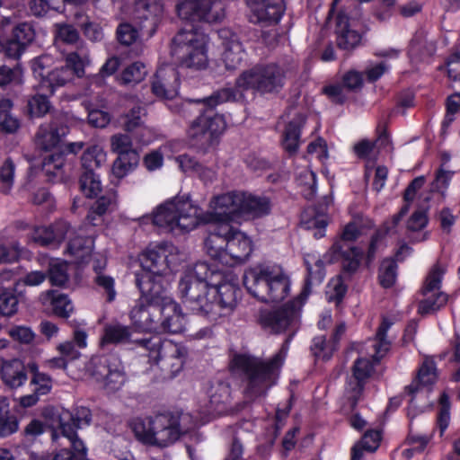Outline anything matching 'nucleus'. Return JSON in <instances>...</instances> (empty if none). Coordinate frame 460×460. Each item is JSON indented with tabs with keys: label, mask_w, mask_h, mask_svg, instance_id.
<instances>
[{
	"label": "nucleus",
	"mask_w": 460,
	"mask_h": 460,
	"mask_svg": "<svg viewBox=\"0 0 460 460\" xmlns=\"http://www.w3.org/2000/svg\"><path fill=\"white\" fill-rule=\"evenodd\" d=\"M84 146V142H71L65 145L64 149L60 152H56L46 155L43 159V171L49 177L58 176L64 165V155L77 154Z\"/></svg>",
	"instance_id": "30"
},
{
	"label": "nucleus",
	"mask_w": 460,
	"mask_h": 460,
	"mask_svg": "<svg viewBox=\"0 0 460 460\" xmlns=\"http://www.w3.org/2000/svg\"><path fill=\"white\" fill-rule=\"evenodd\" d=\"M118 360L119 358L113 354L94 356L87 366V371L96 382L101 383L104 377H107L112 367L118 366Z\"/></svg>",
	"instance_id": "33"
},
{
	"label": "nucleus",
	"mask_w": 460,
	"mask_h": 460,
	"mask_svg": "<svg viewBox=\"0 0 460 460\" xmlns=\"http://www.w3.org/2000/svg\"><path fill=\"white\" fill-rule=\"evenodd\" d=\"M337 349L335 344L326 341L325 336L314 337L311 345V351L316 359L329 360Z\"/></svg>",
	"instance_id": "49"
},
{
	"label": "nucleus",
	"mask_w": 460,
	"mask_h": 460,
	"mask_svg": "<svg viewBox=\"0 0 460 460\" xmlns=\"http://www.w3.org/2000/svg\"><path fill=\"white\" fill-rule=\"evenodd\" d=\"M163 316L161 306L139 298L130 311V318L136 327L146 332H156Z\"/></svg>",
	"instance_id": "20"
},
{
	"label": "nucleus",
	"mask_w": 460,
	"mask_h": 460,
	"mask_svg": "<svg viewBox=\"0 0 460 460\" xmlns=\"http://www.w3.org/2000/svg\"><path fill=\"white\" fill-rule=\"evenodd\" d=\"M59 418H64L65 422H68L73 425L74 430L80 429L84 425H89L92 420V412L90 409L86 407H78L75 410V414H71L66 411L63 415H57V423L59 428Z\"/></svg>",
	"instance_id": "47"
},
{
	"label": "nucleus",
	"mask_w": 460,
	"mask_h": 460,
	"mask_svg": "<svg viewBox=\"0 0 460 460\" xmlns=\"http://www.w3.org/2000/svg\"><path fill=\"white\" fill-rule=\"evenodd\" d=\"M13 102L9 99H0V130L8 134L14 133L20 128V121L11 114Z\"/></svg>",
	"instance_id": "44"
},
{
	"label": "nucleus",
	"mask_w": 460,
	"mask_h": 460,
	"mask_svg": "<svg viewBox=\"0 0 460 460\" xmlns=\"http://www.w3.org/2000/svg\"><path fill=\"white\" fill-rule=\"evenodd\" d=\"M161 309H163V316L156 332L168 333L181 332L184 329L185 322L180 305L172 301L161 306Z\"/></svg>",
	"instance_id": "28"
},
{
	"label": "nucleus",
	"mask_w": 460,
	"mask_h": 460,
	"mask_svg": "<svg viewBox=\"0 0 460 460\" xmlns=\"http://www.w3.org/2000/svg\"><path fill=\"white\" fill-rule=\"evenodd\" d=\"M219 37L223 40V61L227 70L238 68L243 62L245 52L236 34L224 29L219 31Z\"/></svg>",
	"instance_id": "25"
},
{
	"label": "nucleus",
	"mask_w": 460,
	"mask_h": 460,
	"mask_svg": "<svg viewBox=\"0 0 460 460\" xmlns=\"http://www.w3.org/2000/svg\"><path fill=\"white\" fill-rule=\"evenodd\" d=\"M337 46L345 50H352L359 45L361 35L351 29L349 17L339 13L336 17Z\"/></svg>",
	"instance_id": "29"
},
{
	"label": "nucleus",
	"mask_w": 460,
	"mask_h": 460,
	"mask_svg": "<svg viewBox=\"0 0 460 460\" xmlns=\"http://www.w3.org/2000/svg\"><path fill=\"white\" fill-rule=\"evenodd\" d=\"M297 185L303 188V196L310 199H312L316 190V176L315 173L310 170H303L296 177Z\"/></svg>",
	"instance_id": "55"
},
{
	"label": "nucleus",
	"mask_w": 460,
	"mask_h": 460,
	"mask_svg": "<svg viewBox=\"0 0 460 460\" xmlns=\"http://www.w3.org/2000/svg\"><path fill=\"white\" fill-rule=\"evenodd\" d=\"M172 200L177 211L178 228L184 231L196 228L200 220L201 209L192 203L189 196H177Z\"/></svg>",
	"instance_id": "26"
},
{
	"label": "nucleus",
	"mask_w": 460,
	"mask_h": 460,
	"mask_svg": "<svg viewBox=\"0 0 460 460\" xmlns=\"http://www.w3.org/2000/svg\"><path fill=\"white\" fill-rule=\"evenodd\" d=\"M270 208L271 204L269 198L244 193V200L242 205V217L243 216L261 217L268 215Z\"/></svg>",
	"instance_id": "35"
},
{
	"label": "nucleus",
	"mask_w": 460,
	"mask_h": 460,
	"mask_svg": "<svg viewBox=\"0 0 460 460\" xmlns=\"http://www.w3.org/2000/svg\"><path fill=\"white\" fill-rule=\"evenodd\" d=\"M93 241L89 237L76 235L70 239L67 244V251L71 255L84 257L91 252Z\"/></svg>",
	"instance_id": "58"
},
{
	"label": "nucleus",
	"mask_w": 460,
	"mask_h": 460,
	"mask_svg": "<svg viewBox=\"0 0 460 460\" xmlns=\"http://www.w3.org/2000/svg\"><path fill=\"white\" fill-rule=\"evenodd\" d=\"M14 170L15 165L11 158H7L0 167L1 191L4 194L9 193L13 187Z\"/></svg>",
	"instance_id": "63"
},
{
	"label": "nucleus",
	"mask_w": 460,
	"mask_h": 460,
	"mask_svg": "<svg viewBox=\"0 0 460 460\" xmlns=\"http://www.w3.org/2000/svg\"><path fill=\"white\" fill-rule=\"evenodd\" d=\"M147 74L146 66L142 62H134L128 66L120 75L122 84H136L143 81Z\"/></svg>",
	"instance_id": "50"
},
{
	"label": "nucleus",
	"mask_w": 460,
	"mask_h": 460,
	"mask_svg": "<svg viewBox=\"0 0 460 460\" xmlns=\"http://www.w3.org/2000/svg\"><path fill=\"white\" fill-rule=\"evenodd\" d=\"M436 380V367L435 363L426 358L420 367L416 378L411 385L405 387V392L410 395L416 394L420 386L429 385Z\"/></svg>",
	"instance_id": "37"
},
{
	"label": "nucleus",
	"mask_w": 460,
	"mask_h": 460,
	"mask_svg": "<svg viewBox=\"0 0 460 460\" xmlns=\"http://www.w3.org/2000/svg\"><path fill=\"white\" fill-rule=\"evenodd\" d=\"M207 253L219 263L234 267L245 262L252 252V240L228 223L213 226L205 240Z\"/></svg>",
	"instance_id": "4"
},
{
	"label": "nucleus",
	"mask_w": 460,
	"mask_h": 460,
	"mask_svg": "<svg viewBox=\"0 0 460 460\" xmlns=\"http://www.w3.org/2000/svg\"><path fill=\"white\" fill-rule=\"evenodd\" d=\"M243 284L254 297L270 303L279 302L288 295L290 281L279 268L256 266L245 271Z\"/></svg>",
	"instance_id": "6"
},
{
	"label": "nucleus",
	"mask_w": 460,
	"mask_h": 460,
	"mask_svg": "<svg viewBox=\"0 0 460 460\" xmlns=\"http://www.w3.org/2000/svg\"><path fill=\"white\" fill-rule=\"evenodd\" d=\"M1 379L10 388L20 387L27 380L23 363L16 358L8 360Z\"/></svg>",
	"instance_id": "38"
},
{
	"label": "nucleus",
	"mask_w": 460,
	"mask_h": 460,
	"mask_svg": "<svg viewBox=\"0 0 460 460\" xmlns=\"http://www.w3.org/2000/svg\"><path fill=\"white\" fill-rule=\"evenodd\" d=\"M130 328L119 323L106 324L101 344H119L129 341Z\"/></svg>",
	"instance_id": "40"
},
{
	"label": "nucleus",
	"mask_w": 460,
	"mask_h": 460,
	"mask_svg": "<svg viewBox=\"0 0 460 460\" xmlns=\"http://www.w3.org/2000/svg\"><path fill=\"white\" fill-rule=\"evenodd\" d=\"M134 342L148 351L147 357L159 366L166 377L172 378L181 371L188 356L187 349L158 336L144 338Z\"/></svg>",
	"instance_id": "8"
},
{
	"label": "nucleus",
	"mask_w": 460,
	"mask_h": 460,
	"mask_svg": "<svg viewBox=\"0 0 460 460\" xmlns=\"http://www.w3.org/2000/svg\"><path fill=\"white\" fill-rule=\"evenodd\" d=\"M220 271L210 269L207 262H198L191 271L186 273L179 283V291L184 305L198 315H216L211 304V286L216 279H222Z\"/></svg>",
	"instance_id": "5"
},
{
	"label": "nucleus",
	"mask_w": 460,
	"mask_h": 460,
	"mask_svg": "<svg viewBox=\"0 0 460 460\" xmlns=\"http://www.w3.org/2000/svg\"><path fill=\"white\" fill-rule=\"evenodd\" d=\"M250 22L262 27L277 25L285 13L283 0H248Z\"/></svg>",
	"instance_id": "15"
},
{
	"label": "nucleus",
	"mask_w": 460,
	"mask_h": 460,
	"mask_svg": "<svg viewBox=\"0 0 460 460\" xmlns=\"http://www.w3.org/2000/svg\"><path fill=\"white\" fill-rule=\"evenodd\" d=\"M298 310L297 302L290 301L277 309L261 312L259 322L270 332L280 333L295 323Z\"/></svg>",
	"instance_id": "14"
},
{
	"label": "nucleus",
	"mask_w": 460,
	"mask_h": 460,
	"mask_svg": "<svg viewBox=\"0 0 460 460\" xmlns=\"http://www.w3.org/2000/svg\"><path fill=\"white\" fill-rule=\"evenodd\" d=\"M22 69L19 65L13 68L5 65L0 66V86L9 84H22Z\"/></svg>",
	"instance_id": "60"
},
{
	"label": "nucleus",
	"mask_w": 460,
	"mask_h": 460,
	"mask_svg": "<svg viewBox=\"0 0 460 460\" xmlns=\"http://www.w3.org/2000/svg\"><path fill=\"white\" fill-rule=\"evenodd\" d=\"M164 13V5L160 0H137L134 6V19L139 30L148 37L156 31Z\"/></svg>",
	"instance_id": "18"
},
{
	"label": "nucleus",
	"mask_w": 460,
	"mask_h": 460,
	"mask_svg": "<svg viewBox=\"0 0 460 460\" xmlns=\"http://www.w3.org/2000/svg\"><path fill=\"white\" fill-rule=\"evenodd\" d=\"M296 70V65L294 63L257 64L238 75L234 88H222L207 98L196 100L195 102L202 104L204 110L200 111V115L189 128L191 144L199 148H207L225 130L224 117L214 111L217 105L240 101L245 91L261 94L277 93L284 87L287 77L295 74Z\"/></svg>",
	"instance_id": "1"
},
{
	"label": "nucleus",
	"mask_w": 460,
	"mask_h": 460,
	"mask_svg": "<svg viewBox=\"0 0 460 460\" xmlns=\"http://www.w3.org/2000/svg\"><path fill=\"white\" fill-rule=\"evenodd\" d=\"M286 355L287 348L283 345L278 353L267 360L249 354L233 356L230 367L241 378L246 400L253 402L265 396L276 385Z\"/></svg>",
	"instance_id": "3"
},
{
	"label": "nucleus",
	"mask_w": 460,
	"mask_h": 460,
	"mask_svg": "<svg viewBox=\"0 0 460 460\" xmlns=\"http://www.w3.org/2000/svg\"><path fill=\"white\" fill-rule=\"evenodd\" d=\"M435 52V46L421 35L415 36L410 42L408 53L411 58L421 60Z\"/></svg>",
	"instance_id": "45"
},
{
	"label": "nucleus",
	"mask_w": 460,
	"mask_h": 460,
	"mask_svg": "<svg viewBox=\"0 0 460 460\" xmlns=\"http://www.w3.org/2000/svg\"><path fill=\"white\" fill-rule=\"evenodd\" d=\"M62 436L66 437L69 443L72 455L75 456L76 460H84L86 456L87 449L84 442L77 438L73 425L64 421V418H59V429Z\"/></svg>",
	"instance_id": "39"
},
{
	"label": "nucleus",
	"mask_w": 460,
	"mask_h": 460,
	"mask_svg": "<svg viewBox=\"0 0 460 460\" xmlns=\"http://www.w3.org/2000/svg\"><path fill=\"white\" fill-rule=\"evenodd\" d=\"M230 396V386L222 381L211 384L208 390V403L207 412L209 414H221L225 411L226 404Z\"/></svg>",
	"instance_id": "31"
},
{
	"label": "nucleus",
	"mask_w": 460,
	"mask_h": 460,
	"mask_svg": "<svg viewBox=\"0 0 460 460\" xmlns=\"http://www.w3.org/2000/svg\"><path fill=\"white\" fill-rule=\"evenodd\" d=\"M362 85V74L356 70H349L343 75L341 84L325 86L323 88V93L334 103L342 104L347 99V96L344 93L345 89L350 92H356L360 90Z\"/></svg>",
	"instance_id": "27"
},
{
	"label": "nucleus",
	"mask_w": 460,
	"mask_h": 460,
	"mask_svg": "<svg viewBox=\"0 0 460 460\" xmlns=\"http://www.w3.org/2000/svg\"><path fill=\"white\" fill-rule=\"evenodd\" d=\"M36 93L27 100L26 112L31 118H41L50 112L52 105L49 100V93Z\"/></svg>",
	"instance_id": "42"
},
{
	"label": "nucleus",
	"mask_w": 460,
	"mask_h": 460,
	"mask_svg": "<svg viewBox=\"0 0 460 460\" xmlns=\"http://www.w3.org/2000/svg\"><path fill=\"white\" fill-rule=\"evenodd\" d=\"M396 270L397 265L394 260L386 259L383 261L378 275L379 282L382 287L387 288L394 284L397 276Z\"/></svg>",
	"instance_id": "54"
},
{
	"label": "nucleus",
	"mask_w": 460,
	"mask_h": 460,
	"mask_svg": "<svg viewBox=\"0 0 460 460\" xmlns=\"http://www.w3.org/2000/svg\"><path fill=\"white\" fill-rule=\"evenodd\" d=\"M69 132L66 124V117L56 114L49 123L41 124L35 134V145L43 151L54 149Z\"/></svg>",
	"instance_id": "16"
},
{
	"label": "nucleus",
	"mask_w": 460,
	"mask_h": 460,
	"mask_svg": "<svg viewBox=\"0 0 460 460\" xmlns=\"http://www.w3.org/2000/svg\"><path fill=\"white\" fill-rule=\"evenodd\" d=\"M180 86L178 71L170 66L157 69L152 82V93L161 99L172 100L177 93Z\"/></svg>",
	"instance_id": "22"
},
{
	"label": "nucleus",
	"mask_w": 460,
	"mask_h": 460,
	"mask_svg": "<svg viewBox=\"0 0 460 460\" xmlns=\"http://www.w3.org/2000/svg\"><path fill=\"white\" fill-rule=\"evenodd\" d=\"M446 269L439 263L432 266L428 273L421 294L425 298L419 303L418 311L421 314L435 313L447 302V295L439 291Z\"/></svg>",
	"instance_id": "10"
},
{
	"label": "nucleus",
	"mask_w": 460,
	"mask_h": 460,
	"mask_svg": "<svg viewBox=\"0 0 460 460\" xmlns=\"http://www.w3.org/2000/svg\"><path fill=\"white\" fill-rule=\"evenodd\" d=\"M146 117V111L140 105L134 106L121 116L123 129L141 144H147L152 137V131L145 123Z\"/></svg>",
	"instance_id": "23"
},
{
	"label": "nucleus",
	"mask_w": 460,
	"mask_h": 460,
	"mask_svg": "<svg viewBox=\"0 0 460 460\" xmlns=\"http://www.w3.org/2000/svg\"><path fill=\"white\" fill-rule=\"evenodd\" d=\"M216 279V284L211 286V304L214 305L216 315L208 314V319L217 321L218 318L227 315L237 305L241 295V289L234 283L222 281Z\"/></svg>",
	"instance_id": "12"
},
{
	"label": "nucleus",
	"mask_w": 460,
	"mask_h": 460,
	"mask_svg": "<svg viewBox=\"0 0 460 460\" xmlns=\"http://www.w3.org/2000/svg\"><path fill=\"white\" fill-rule=\"evenodd\" d=\"M391 324V322L387 319H384L377 329L375 343L373 345L376 351L373 358L376 362H378L390 349V342L386 340V332Z\"/></svg>",
	"instance_id": "46"
},
{
	"label": "nucleus",
	"mask_w": 460,
	"mask_h": 460,
	"mask_svg": "<svg viewBox=\"0 0 460 460\" xmlns=\"http://www.w3.org/2000/svg\"><path fill=\"white\" fill-rule=\"evenodd\" d=\"M18 428V419L11 413L8 399L0 397V437H8L15 433Z\"/></svg>",
	"instance_id": "41"
},
{
	"label": "nucleus",
	"mask_w": 460,
	"mask_h": 460,
	"mask_svg": "<svg viewBox=\"0 0 460 460\" xmlns=\"http://www.w3.org/2000/svg\"><path fill=\"white\" fill-rule=\"evenodd\" d=\"M172 244L160 243L154 248H148L141 257L142 272L164 275L171 267L175 265Z\"/></svg>",
	"instance_id": "19"
},
{
	"label": "nucleus",
	"mask_w": 460,
	"mask_h": 460,
	"mask_svg": "<svg viewBox=\"0 0 460 460\" xmlns=\"http://www.w3.org/2000/svg\"><path fill=\"white\" fill-rule=\"evenodd\" d=\"M106 161V154L100 146L86 148L81 156V174L96 173Z\"/></svg>",
	"instance_id": "36"
},
{
	"label": "nucleus",
	"mask_w": 460,
	"mask_h": 460,
	"mask_svg": "<svg viewBox=\"0 0 460 460\" xmlns=\"http://www.w3.org/2000/svg\"><path fill=\"white\" fill-rule=\"evenodd\" d=\"M244 192L231 191L217 196L212 200L213 217L219 223L237 221L242 217Z\"/></svg>",
	"instance_id": "17"
},
{
	"label": "nucleus",
	"mask_w": 460,
	"mask_h": 460,
	"mask_svg": "<svg viewBox=\"0 0 460 460\" xmlns=\"http://www.w3.org/2000/svg\"><path fill=\"white\" fill-rule=\"evenodd\" d=\"M287 122L281 139L283 149L290 155H295L299 147L301 129L305 123V115L296 111V107H290L283 115Z\"/></svg>",
	"instance_id": "21"
},
{
	"label": "nucleus",
	"mask_w": 460,
	"mask_h": 460,
	"mask_svg": "<svg viewBox=\"0 0 460 460\" xmlns=\"http://www.w3.org/2000/svg\"><path fill=\"white\" fill-rule=\"evenodd\" d=\"M12 36L27 48L34 40L36 32L31 22H24L13 28Z\"/></svg>",
	"instance_id": "56"
},
{
	"label": "nucleus",
	"mask_w": 460,
	"mask_h": 460,
	"mask_svg": "<svg viewBox=\"0 0 460 460\" xmlns=\"http://www.w3.org/2000/svg\"><path fill=\"white\" fill-rule=\"evenodd\" d=\"M177 211H175V205L173 200H169L159 206L154 213L152 221L153 224L164 228L167 231H173L178 228Z\"/></svg>",
	"instance_id": "34"
},
{
	"label": "nucleus",
	"mask_w": 460,
	"mask_h": 460,
	"mask_svg": "<svg viewBox=\"0 0 460 460\" xmlns=\"http://www.w3.org/2000/svg\"><path fill=\"white\" fill-rule=\"evenodd\" d=\"M126 381L125 373L120 360H118V366L112 367L109 371L107 377L102 380V386L109 393H113L121 388Z\"/></svg>",
	"instance_id": "48"
},
{
	"label": "nucleus",
	"mask_w": 460,
	"mask_h": 460,
	"mask_svg": "<svg viewBox=\"0 0 460 460\" xmlns=\"http://www.w3.org/2000/svg\"><path fill=\"white\" fill-rule=\"evenodd\" d=\"M136 285L141 292V299L155 304L159 306L165 305L172 301L168 295L167 281L163 275L152 272H141L136 274Z\"/></svg>",
	"instance_id": "13"
},
{
	"label": "nucleus",
	"mask_w": 460,
	"mask_h": 460,
	"mask_svg": "<svg viewBox=\"0 0 460 460\" xmlns=\"http://www.w3.org/2000/svg\"><path fill=\"white\" fill-rule=\"evenodd\" d=\"M72 80L73 71L68 66H62L42 76L40 88L41 91L46 90L49 95H52L56 88L62 87Z\"/></svg>",
	"instance_id": "32"
},
{
	"label": "nucleus",
	"mask_w": 460,
	"mask_h": 460,
	"mask_svg": "<svg viewBox=\"0 0 460 460\" xmlns=\"http://www.w3.org/2000/svg\"><path fill=\"white\" fill-rule=\"evenodd\" d=\"M365 385L366 384L361 381L350 377L349 378L344 395L351 411L357 407L358 402L361 400Z\"/></svg>",
	"instance_id": "52"
},
{
	"label": "nucleus",
	"mask_w": 460,
	"mask_h": 460,
	"mask_svg": "<svg viewBox=\"0 0 460 460\" xmlns=\"http://www.w3.org/2000/svg\"><path fill=\"white\" fill-rule=\"evenodd\" d=\"M136 438L147 446L165 447L180 438V419L172 413H161L129 423Z\"/></svg>",
	"instance_id": "7"
},
{
	"label": "nucleus",
	"mask_w": 460,
	"mask_h": 460,
	"mask_svg": "<svg viewBox=\"0 0 460 460\" xmlns=\"http://www.w3.org/2000/svg\"><path fill=\"white\" fill-rule=\"evenodd\" d=\"M18 299L12 290L7 288H0V314L11 316L17 312Z\"/></svg>",
	"instance_id": "53"
},
{
	"label": "nucleus",
	"mask_w": 460,
	"mask_h": 460,
	"mask_svg": "<svg viewBox=\"0 0 460 460\" xmlns=\"http://www.w3.org/2000/svg\"><path fill=\"white\" fill-rule=\"evenodd\" d=\"M179 17L190 22L172 38L171 54L182 67L202 69L207 66V36L192 24L195 22H220L225 17V5L220 0H184L177 5Z\"/></svg>",
	"instance_id": "2"
},
{
	"label": "nucleus",
	"mask_w": 460,
	"mask_h": 460,
	"mask_svg": "<svg viewBox=\"0 0 460 460\" xmlns=\"http://www.w3.org/2000/svg\"><path fill=\"white\" fill-rule=\"evenodd\" d=\"M47 297L50 300L53 313L61 318H68L74 310L72 301L67 295L59 293L56 290H49L46 293Z\"/></svg>",
	"instance_id": "43"
},
{
	"label": "nucleus",
	"mask_w": 460,
	"mask_h": 460,
	"mask_svg": "<svg viewBox=\"0 0 460 460\" xmlns=\"http://www.w3.org/2000/svg\"><path fill=\"white\" fill-rule=\"evenodd\" d=\"M360 235V231L356 224H348L340 237L330 248L327 253L329 263L341 262V272L340 278L342 281L349 280L357 272L363 257V250L351 245Z\"/></svg>",
	"instance_id": "9"
},
{
	"label": "nucleus",
	"mask_w": 460,
	"mask_h": 460,
	"mask_svg": "<svg viewBox=\"0 0 460 460\" xmlns=\"http://www.w3.org/2000/svg\"><path fill=\"white\" fill-rule=\"evenodd\" d=\"M33 376L31 383L34 385L35 393L45 395L49 394L52 387V380L49 375L40 373L36 366L31 367Z\"/></svg>",
	"instance_id": "64"
},
{
	"label": "nucleus",
	"mask_w": 460,
	"mask_h": 460,
	"mask_svg": "<svg viewBox=\"0 0 460 460\" xmlns=\"http://www.w3.org/2000/svg\"><path fill=\"white\" fill-rule=\"evenodd\" d=\"M374 372L373 362L367 358H358L353 364L352 376L350 378L361 381L366 384L367 380Z\"/></svg>",
	"instance_id": "57"
},
{
	"label": "nucleus",
	"mask_w": 460,
	"mask_h": 460,
	"mask_svg": "<svg viewBox=\"0 0 460 460\" xmlns=\"http://www.w3.org/2000/svg\"><path fill=\"white\" fill-rule=\"evenodd\" d=\"M111 149L118 155L112 164V173L118 179L125 177L139 164L140 156L133 147L131 137L118 133L111 137Z\"/></svg>",
	"instance_id": "11"
},
{
	"label": "nucleus",
	"mask_w": 460,
	"mask_h": 460,
	"mask_svg": "<svg viewBox=\"0 0 460 460\" xmlns=\"http://www.w3.org/2000/svg\"><path fill=\"white\" fill-rule=\"evenodd\" d=\"M47 277L54 286L65 285L68 280L67 264L66 262L50 263Z\"/></svg>",
	"instance_id": "61"
},
{
	"label": "nucleus",
	"mask_w": 460,
	"mask_h": 460,
	"mask_svg": "<svg viewBox=\"0 0 460 460\" xmlns=\"http://www.w3.org/2000/svg\"><path fill=\"white\" fill-rule=\"evenodd\" d=\"M139 27L137 28L128 22L121 23L116 31L117 39L120 44L129 46L139 38Z\"/></svg>",
	"instance_id": "59"
},
{
	"label": "nucleus",
	"mask_w": 460,
	"mask_h": 460,
	"mask_svg": "<svg viewBox=\"0 0 460 460\" xmlns=\"http://www.w3.org/2000/svg\"><path fill=\"white\" fill-rule=\"evenodd\" d=\"M89 63L86 54L71 52L66 58L65 66H68L73 71V76L82 77L84 75V66Z\"/></svg>",
	"instance_id": "62"
},
{
	"label": "nucleus",
	"mask_w": 460,
	"mask_h": 460,
	"mask_svg": "<svg viewBox=\"0 0 460 460\" xmlns=\"http://www.w3.org/2000/svg\"><path fill=\"white\" fill-rule=\"evenodd\" d=\"M69 230L70 225L61 220L49 226L33 227L29 239L40 246H57L65 240Z\"/></svg>",
	"instance_id": "24"
},
{
	"label": "nucleus",
	"mask_w": 460,
	"mask_h": 460,
	"mask_svg": "<svg viewBox=\"0 0 460 460\" xmlns=\"http://www.w3.org/2000/svg\"><path fill=\"white\" fill-rule=\"evenodd\" d=\"M79 188L86 198H94L102 191V183L97 173L81 174Z\"/></svg>",
	"instance_id": "51"
}]
</instances>
